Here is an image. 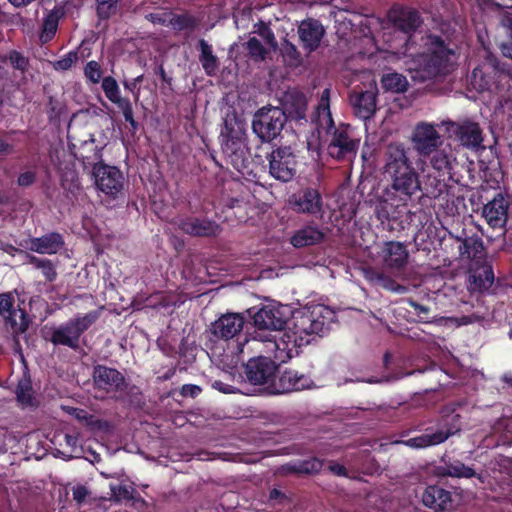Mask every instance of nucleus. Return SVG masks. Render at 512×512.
<instances>
[{
	"mask_svg": "<svg viewBox=\"0 0 512 512\" xmlns=\"http://www.w3.org/2000/svg\"><path fill=\"white\" fill-rule=\"evenodd\" d=\"M411 150L402 143H390L384 153V173L389 184L376 206V217L388 230L403 229V217L412 213L423 196L419 174L411 160Z\"/></svg>",
	"mask_w": 512,
	"mask_h": 512,
	"instance_id": "1",
	"label": "nucleus"
},
{
	"mask_svg": "<svg viewBox=\"0 0 512 512\" xmlns=\"http://www.w3.org/2000/svg\"><path fill=\"white\" fill-rule=\"evenodd\" d=\"M336 314L328 306L317 304L293 313L291 324L281 337L256 332L253 341L261 342L263 352L276 362L284 363L298 355L299 349L322 337L330 330Z\"/></svg>",
	"mask_w": 512,
	"mask_h": 512,
	"instance_id": "2",
	"label": "nucleus"
},
{
	"mask_svg": "<svg viewBox=\"0 0 512 512\" xmlns=\"http://www.w3.org/2000/svg\"><path fill=\"white\" fill-rule=\"evenodd\" d=\"M458 58V45L450 35L428 33L424 51L413 59L409 68L410 77L418 83L446 77L454 70Z\"/></svg>",
	"mask_w": 512,
	"mask_h": 512,
	"instance_id": "3",
	"label": "nucleus"
},
{
	"mask_svg": "<svg viewBox=\"0 0 512 512\" xmlns=\"http://www.w3.org/2000/svg\"><path fill=\"white\" fill-rule=\"evenodd\" d=\"M219 138L227 163L242 175L249 173L250 150L246 143V130L241 123L225 120Z\"/></svg>",
	"mask_w": 512,
	"mask_h": 512,
	"instance_id": "4",
	"label": "nucleus"
},
{
	"mask_svg": "<svg viewBox=\"0 0 512 512\" xmlns=\"http://www.w3.org/2000/svg\"><path fill=\"white\" fill-rule=\"evenodd\" d=\"M461 430V416L455 413L442 415L433 425L423 429L421 435L402 441L413 449H424L444 443Z\"/></svg>",
	"mask_w": 512,
	"mask_h": 512,
	"instance_id": "5",
	"label": "nucleus"
},
{
	"mask_svg": "<svg viewBox=\"0 0 512 512\" xmlns=\"http://www.w3.org/2000/svg\"><path fill=\"white\" fill-rule=\"evenodd\" d=\"M512 80V65L501 59H491L472 71L471 84L479 92L499 90Z\"/></svg>",
	"mask_w": 512,
	"mask_h": 512,
	"instance_id": "6",
	"label": "nucleus"
},
{
	"mask_svg": "<svg viewBox=\"0 0 512 512\" xmlns=\"http://www.w3.org/2000/svg\"><path fill=\"white\" fill-rule=\"evenodd\" d=\"M318 127L330 137L327 146L329 156L338 161H345L352 160L357 155L360 139L350 135L349 125L340 124L336 126L332 119L331 125L318 124Z\"/></svg>",
	"mask_w": 512,
	"mask_h": 512,
	"instance_id": "7",
	"label": "nucleus"
},
{
	"mask_svg": "<svg viewBox=\"0 0 512 512\" xmlns=\"http://www.w3.org/2000/svg\"><path fill=\"white\" fill-rule=\"evenodd\" d=\"M287 122V116L279 107H262L252 119V131L261 142L270 143L276 139Z\"/></svg>",
	"mask_w": 512,
	"mask_h": 512,
	"instance_id": "8",
	"label": "nucleus"
},
{
	"mask_svg": "<svg viewBox=\"0 0 512 512\" xmlns=\"http://www.w3.org/2000/svg\"><path fill=\"white\" fill-rule=\"evenodd\" d=\"M74 156L76 159H82L84 165H93L92 172L99 191L113 199H116L122 193L125 178L119 168L102 162L92 163L89 161V157L78 156L76 153Z\"/></svg>",
	"mask_w": 512,
	"mask_h": 512,
	"instance_id": "9",
	"label": "nucleus"
},
{
	"mask_svg": "<svg viewBox=\"0 0 512 512\" xmlns=\"http://www.w3.org/2000/svg\"><path fill=\"white\" fill-rule=\"evenodd\" d=\"M269 174L283 183L292 181L298 172V159L291 146H275L268 154Z\"/></svg>",
	"mask_w": 512,
	"mask_h": 512,
	"instance_id": "10",
	"label": "nucleus"
},
{
	"mask_svg": "<svg viewBox=\"0 0 512 512\" xmlns=\"http://www.w3.org/2000/svg\"><path fill=\"white\" fill-rule=\"evenodd\" d=\"M444 124L449 137L454 138L464 148L474 152L485 149L483 129L478 122L465 118L457 122L447 121Z\"/></svg>",
	"mask_w": 512,
	"mask_h": 512,
	"instance_id": "11",
	"label": "nucleus"
},
{
	"mask_svg": "<svg viewBox=\"0 0 512 512\" xmlns=\"http://www.w3.org/2000/svg\"><path fill=\"white\" fill-rule=\"evenodd\" d=\"M94 387L115 399H120L128 387L125 376L116 368L97 364L93 367Z\"/></svg>",
	"mask_w": 512,
	"mask_h": 512,
	"instance_id": "12",
	"label": "nucleus"
},
{
	"mask_svg": "<svg viewBox=\"0 0 512 512\" xmlns=\"http://www.w3.org/2000/svg\"><path fill=\"white\" fill-rule=\"evenodd\" d=\"M245 324L243 316L237 313H227L215 320L210 327V333L216 340L228 341L236 339L239 351L248 342L245 335H241Z\"/></svg>",
	"mask_w": 512,
	"mask_h": 512,
	"instance_id": "13",
	"label": "nucleus"
},
{
	"mask_svg": "<svg viewBox=\"0 0 512 512\" xmlns=\"http://www.w3.org/2000/svg\"><path fill=\"white\" fill-rule=\"evenodd\" d=\"M279 364L268 354L250 358L244 365L247 381L252 385L272 386L278 372Z\"/></svg>",
	"mask_w": 512,
	"mask_h": 512,
	"instance_id": "14",
	"label": "nucleus"
},
{
	"mask_svg": "<svg viewBox=\"0 0 512 512\" xmlns=\"http://www.w3.org/2000/svg\"><path fill=\"white\" fill-rule=\"evenodd\" d=\"M172 224L192 237L213 238L219 236L223 230L218 222L208 217L178 216Z\"/></svg>",
	"mask_w": 512,
	"mask_h": 512,
	"instance_id": "15",
	"label": "nucleus"
},
{
	"mask_svg": "<svg viewBox=\"0 0 512 512\" xmlns=\"http://www.w3.org/2000/svg\"><path fill=\"white\" fill-rule=\"evenodd\" d=\"M411 140L413 149L424 160L443 144L435 125L426 122H420L415 126Z\"/></svg>",
	"mask_w": 512,
	"mask_h": 512,
	"instance_id": "16",
	"label": "nucleus"
},
{
	"mask_svg": "<svg viewBox=\"0 0 512 512\" xmlns=\"http://www.w3.org/2000/svg\"><path fill=\"white\" fill-rule=\"evenodd\" d=\"M288 202L296 213L316 215L322 212L323 198L317 188H301L289 197Z\"/></svg>",
	"mask_w": 512,
	"mask_h": 512,
	"instance_id": "17",
	"label": "nucleus"
},
{
	"mask_svg": "<svg viewBox=\"0 0 512 512\" xmlns=\"http://www.w3.org/2000/svg\"><path fill=\"white\" fill-rule=\"evenodd\" d=\"M253 322L257 329L255 333L262 332L264 335H269L272 331H282L287 325V317L280 307L267 305L255 313Z\"/></svg>",
	"mask_w": 512,
	"mask_h": 512,
	"instance_id": "18",
	"label": "nucleus"
},
{
	"mask_svg": "<svg viewBox=\"0 0 512 512\" xmlns=\"http://www.w3.org/2000/svg\"><path fill=\"white\" fill-rule=\"evenodd\" d=\"M392 22L405 35L404 45L407 48L413 34L423 24V18L417 9L401 6L392 10Z\"/></svg>",
	"mask_w": 512,
	"mask_h": 512,
	"instance_id": "19",
	"label": "nucleus"
},
{
	"mask_svg": "<svg viewBox=\"0 0 512 512\" xmlns=\"http://www.w3.org/2000/svg\"><path fill=\"white\" fill-rule=\"evenodd\" d=\"M64 237L61 233L52 231L40 237H31L19 242V246L26 250L38 253L55 255L63 249Z\"/></svg>",
	"mask_w": 512,
	"mask_h": 512,
	"instance_id": "20",
	"label": "nucleus"
},
{
	"mask_svg": "<svg viewBox=\"0 0 512 512\" xmlns=\"http://www.w3.org/2000/svg\"><path fill=\"white\" fill-rule=\"evenodd\" d=\"M377 88L369 90H354L350 95V102L354 110V114L361 120L371 119L377 108Z\"/></svg>",
	"mask_w": 512,
	"mask_h": 512,
	"instance_id": "21",
	"label": "nucleus"
},
{
	"mask_svg": "<svg viewBox=\"0 0 512 512\" xmlns=\"http://www.w3.org/2000/svg\"><path fill=\"white\" fill-rule=\"evenodd\" d=\"M509 202L503 194L498 193L495 197L484 205L482 216L487 224L493 229H499L506 226L508 220Z\"/></svg>",
	"mask_w": 512,
	"mask_h": 512,
	"instance_id": "22",
	"label": "nucleus"
},
{
	"mask_svg": "<svg viewBox=\"0 0 512 512\" xmlns=\"http://www.w3.org/2000/svg\"><path fill=\"white\" fill-rule=\"evenodd\" d=\"M325 34L321 22L314 18H308L298 26V35L303 49L311 53L318 49Z\"/></svg>",
	"mask_w": 512,
	"mask_h": 512,
	"instance_id": "23",
	"label": "nucleus"
},
{
	"mask_svg": "<svg viewBox=\"0 0 512 512\" xmlns=\"http://www.w3.org/2000/svg\"><path fill=\"white\" fill-rule=\"evenodd\" d=\"M422 503L435 512L446 511L452 508V493L440 485H428L422 493Z\"/></svg>",
	"mask_w": 512,
	"mask_h": 512,
	"instance_id": "24",
	"label": "nucleus"
},
{
	"mask_svg": "<svg viewBox=\"0 0 512 512\" xmlns=\"http://www.w3.org/2000/svg\"><path fill=\"white\" fill-rule=\"evenodd\" d=\"M381 256L385 266L400 272L405 269L408 263L409 252L403 243L388 241L382 247Z\"/></svg>",
	"mask_w": 512,
	"mask_h": 512,
	"instance_id": "25",
	"label": "nucleus"
},
{
	"mask_svg": "<svg viewBox=\"0 0 512 512\" xmlns=\"http://www.w3.org/2000/svg\"><path fill=\"white\" fill-rule=\"evenodd\" d=\"M311 383V379L306 375L299 374L296 370L287 369L281 373L277 382H273L271 388L274 393L282 394L309 388Z\"/></svg>",
	"mask_w": 512,
	"mask_h": 512,
	"instance_id": "26",
	"label": "nucleus"
},
{
	"mask_svg": "<svg viewBox=\"0 0 512 512\" xmlns=\"http://www.w3.org/2000/svg\"><path fill=\"white\" fill-rule=\"evenodd\" d=\"M457 241L459 242V255L462 259L470 260L471 263H480L486 259L487 253L484 242L477 234L457 238Z\"/></svg>",
	"mask_w": 512,
	"mask_h": 512,
	"instance_id": "27",
	"label": "nucleus"
},
{
	"mask_svg": "<svg viewBox=\"0 0 512 512\" xmlns=\"http://www.w3.org/2000/svg\"><path fill=\"white\" fill-rule=\"evenodd\" d=\"M468 273L472 288H491L495 280L493 267L486 259L480 263H470Z\"/></svg>",
	"mask_w": 512,
	"mask_h": 512,
	"instance_id": "28",
	"label": "nucleus"
},
{
	"mask_svg": "<svg viewBox=\"0 0 512 512\" xmlns=\"http://www.w3.org/2000/svg\"><path fill=\"white\" fill-rule=\"evenodd\" d=\"M451 293H443V297L452 298V305L463 312H469L480 304L484 292H493L494 290H449Z\"/></svg>",
	"mask_w": 512,
	"mask_h": 512,
	"instance_id": "29",
	"label": "nucleus"
},
{
	"mask_svg": "<svg viewBox=\"0 0 512 512\" xmlns=\"http://www.w3.org/2000/svg\"><path fill=\"white\" fill-rule=\"evenodd\" d=\"M80 337L81 334L71 320H69L52 331L50 341L55 346L62 345L77 350Z\"/></svg>",
	"mask_w": 512,
	"mask_h": 512,
	"instance_id": "30",
	"label": "nucleus"
},
{
	"mask_svg": "<svg viewBox=\"0 0 512 512\" xmlns=\"http://www.w3.org/2000/svg\"><path fill=\"white\" fill-rule=\"evenodd\" d=\"M0 315L4 317L6 323L10 324L13 330L25 332L28 328L27 315L24 311H20L22 321L18 325L15 319L17 311L14 309V297L10 292L0 294Z\"/></svg>",
	"mask_w": 512,
	"mask_h": 512,
	"instance_id": "31",
	"label": "nucleus"
},
{
	"mask_svg": "<svg viewBox=\"0 0 512 512\" xmlns=\"http://www.w3.org/2000/svg\"><path fill=\"white\" fill-rule=\"evenodd\" d=\"M66 15L65 4L55 6L43 19L39 42L47 44L56 35L59 20Z\"/></svg>",
	"mask_w": 512,
	"mask_h": 512,
	"instance_id": "32",
	"label": "nucleus"
},
{
	"mask_svg": "<svg viewBox=\"0 0 512 512\" xmlns=\"http://www.w3.org/2000/svg\"><path fill=\"white\" fill-rule=\"evenodd\" d=\"M325 234L317 226L307 225L298 229L291 237L290 243L296 248L316 245L321 243Z\"/></svg>",
	"mask_w": 512,
	"mask_h": 512,
	"instance_id": "33",
	"label": "nucleus"
},
{
	"mask_svg": "<svg viewBox=\"0 0 512 512\" xmlns=\"http://www.w3.org/2000/svg\"><path fill=\"white\" fill-rule=\"evenodd\" d=\"M200 19L188 11L181 14L168 13V26L176 32L190 34L200 25Z\"/></svg>",
	"mask_w": 512,
	"mask_h": 512,
	"instance_id": "34",
	"label": "nucleus"
},
{
	"mask_svg": "<svg viewBox=\"0 0 512 512\" xmlns=\"http://www.w3.org/2000/svg\"><path fill=\"white\" fill-rule=\"evenodd\" d=\"M324 461L317 457H310L304 460H295L286 463L283 470L289 474L312 475L321 471Z\"/></svg>",
	"mask_w": 512,
	"mask_h": 512,
	"instance_id": "35",
	"label": "nucleus"
},
{
	"mask_svg": "<svg viewBox=\"0 0 512 512\" xmlns=\"http://www.w3.org/2000/svg\"><path fill=\"white\" fill-rule=\"evenodd\" d=\"M433 169L438 171L439 176H448L451 178L452 163L455 160L451 149L437 148L430 156H428Z\"/></svg>",
	"mask_w": 512,
	"mask_h": 512,
	"instance_id": "36",
	"label": "nucleus"
},
{
	"mask_svg": "<svg viewBox=\"0 0 512 512\" xmlns=\"http://www.w3.org/2000/svg\"><path fill=\"white\" fill-rule=\"evenodd\" d=\"M199 61L207 76H214L219 69L218 57L213 52V47L205 39H200L197 44Z\"/></svg>",
	"mask_w": 512,
	"mask_h": 512,
	"instance_id": "37",
	"label": "nucleus"
},
{
	"mask_svg": "<svg viewBox=\"0 0 512 512\" xmlns=\"http://www.w3.org/2000/svg\"><path fill=\"white\" fill-rule=\"evenodd\" d=\"M365 279L372 286L380 288H405L403 285L396 283L391 277L387 276L383 271L375 268H364L362 270Z\"/></svg>",
	"mask_w": 512,
	"mask_h": 512,
	"instance_id": "38",
	"label": "nucleus"
},
{
	"mask_svg": "<svg viewBox=\"0 0 512 512\" xmlns=\"http://www.w3.org/2000/svg\"><path fill=\"white\" fill-rule=\"evenodd\" d=\"M70 414L91 430L105 431L110 427L108 421L99 419L82 408H71Z\"/></svg>",
	"mask_w": 512,
	"mask_h": 512,
	"instance_id": "39",
	"label": "nucleus"
},
{
	"mask_svg": "<svg viewBox=\"0 0 512 512\" xmlns=\"http://www.w3.org/2000/svg\"><path fill=\"white\" fill-rule=\"evenodd\" d=\"M353 464L358 471L366 475H372L379 469L377 461L369 450L358 451L354 455Z\"/></svg>",
	"mask_w": 512,
	"mask_h": 512,
	"instance_id": "40",
	"label": "nucleus"
},
{
	"mask_svg": "<svg viewBox=\"0 0 512 512\" xmlns=\"http://www.w3.org/2000/svg\"><path fill=\"white\" fill-rule=\"evenodd\" d=\"M381 85L385 91L404 93L407 91L409 83L404 75L392 72L382 76Z\"/></svg>",
	"mask_w": 512,
	"mask_h": 512,
	"instance_id": "41",
	"label": "nucleus"
},
{
	"mask_svg": "<svg viewBox=\"0 0 512 512\" xmlns=\"http://www.w3.org/2000/svg\"><path fill=\"white\" fill-rule=\"evenodd\" d=\"M500 24L505 34L500 51L504 57L512 60V12L504 13L500 18Z\"/></svg>",
	"mask_w": 512,
	"mask_h": 512,
	"instance_id": "42",
	"label": "nucleus"
},
{
	"mask_svg": "<svg viewBox=\"0 0 512 512\" xmlns=\"http://www.w3.org/2000/svg\"><path fill=\"white\" fill-rule=\"evenodd\" d=\"M280 52L283 63L286 67L295 69L302 65L303 59L301 54L293 43L287 40L284 41V43H282Z\"/></svg>",
	"mask_w": 512,
	"mask_h": 512,
	"instance_id": "43",
	"label": "nucleus"
},
{
	"mask_svg": "<svg viewBox=\"0 0 512 512\" xmlns=\"http://www.w3.org/2000/svg\"><path fill=\"white\" fill-rule=\"evenodd\" d=\"M447 462L449 477L469 479L477 476L476 471L472 467L465 465L458 459H449ZM478 478H480V475H478Z\"/></svg>",
	"mask_w": 512,
	"mask_h": 512,
	"instance_id": "44",
	"label": "nucleus"
},
{
	"mask_svg": "<svg viewBox=\"0 0 512 512\" xmlns=\"http://www.w3.org/2000/svg\"><path fill=\"white\" fill-rule=\"evenodd\" d=\"M329 99H330V89L326 88L323 90L317 109V123L318 124H332V114L330 111V105H329Z\"/></svg>",
	"mask_w": 512,
	"mask_h": 512,
	"instance_id": "45",
	"label": "nucleus"
},
{
	"mask_svg": "<svg viewBox=\"0 0 512 512\" xmlns=\"http://www.w3.org/2000/svg\"><path fill=\"white\" fill-rule=\"evenodd\" d=\"M101 87L106 98L113 104H117L125 97H121L120 88L116 79L112 76H106L102 79Z\"/></svg>",
	"mask_w": 512,
	"mask_h": 512,
	"instance_id": "46",
	"label": "nucleus"
},
{
	"mask_svg": "<svg viewBox=\"0 0 512 512\" xmlns=\"http://www.w3.org/2000/svg\"><path fill=\"white\" fill-rule=\"evenodd\" d=\"M247 54L254 61H264L268 55V50L256 37H251L244 44Z\"/></svg>",
	"mask_w": 512,
	"mask_h": 512,
	"instance_id": "47",
	"label": "nucleus"
},
{
	"mask_svg": "<svg viewBox=\"0 0 512 512\" xmlns=\"http://www.w3.org/2000/svg\"><path fill=\"white\" fill-rule=\"evenodd\" d=\"M121 0H96V15L100 20H108L115 15Z\"/></svg>",
	"mask_w": 512,
	"mask_h": 512,
	"instance_id": "48",
	"label": "nucleus"
},
{
	"mask_svg": "<svg viewBox=\"0 0 512 512\" xmlns=\"http://www.w3.org/2000/svg\"><path fill=\"white\" fill-rule=\"evenodd\" d=\"M5 60L9 62L14 70L20 71L21 74L27 73L30 68L29 58L17 50L9 51Z\"/></svg>",
	"mask_w": 512,
	"mask_h": 512,
	"instance_id": "49",
	"label": "nucleus"
},
{
	"mask_svg": "<svg viewBox=\"0 0 512 512\" xmlns=\"http://www.w3.org/2000/svg\"><path fill=\"white\" fill-rule=\"evenodd\" d=\"M100 317L99 310H92L83 316H76L70 319L74 326L77 328L79 333L82 335L87 331Z\"/></svg>",
	"mask_w": 512,
	"mask_h": 512,
	"instance_id": "50",
	"label": "nucleus"
},
{
	"mask_svg": "<svg viewBox=\"0 0 512 512\" xmlns=\"http://www.w3.org/2000/svg\"><path fill=\"white\" fill-rule=\"evenodd\" d=\"M111 491H112V495L116 501H121V500L138 501V500H140V496H139L138 492L131 485L113 486L111 488Z\"/></svg>",
	"mask_w": 512,
	"mask_h": 512,
	"instance_id": "51",
	"label": "nucleus"
},
{
	"mask_svg": "<svg viewBox=\"0 0 512 512\" xmlns=\"http://www.w3.org/2000/svg\"><path fill=\"white\" fill-rule=\"evenodd\" d=\"M122 112L125 121L130 125L131 131L136 132L139 129V123L134 118L133 106L129 98H124L115 104Z\"/></svg>",
	"mask_w": 512,
	"mask_h": 512,
	"instance_id": "52",
	"label": "nucleus"
},
{
	"mask_svg": "<svg viewBox=\"0 0 512 512\" xmlns=\"http://www.w3.org/2000/svg\"><path fill=\"white\" fill-rule=\"evenodd\" d=\"M254 28V32L257 33L265 41L266 44L273 48L277 46V41L274 32L267 23H265L262 20H259L254 25Z\"/></svg>",
	"mask_w": 512,
	"mask_h": 512,
	"instance_id": "53",
	"label": "nucleus"
},
{
	"mask_svg": "<svg viewBox=\"0 0 512 512\" xmlns=\"http://www.w3.org/2000/svg\"><path fill=\"white\" fill-rule=\"evenodd\" d=\"M17 401L23 405L30 406L33 404L32 387L30 382H19L16 387Z\"/></svg>",
	"mask_w": 512,
	"mask_h": 512,
	"instance_id": "54",
	"label": "nucleus"
},
{
	"mask_svg": "<svg viewBox=\"0 0 512 512\" xmlns=\"http://www.w3.org/2000/svg\"><path fill=\"white\" fill-rule=\"evenodd\" d=\"M78 61V52L70 51L57 61L50 62L56 71H67Z\"/></svg>",
	"mask_w": 512,
	"mask_h": 512,
	"instance_id": "55",
	"label": "nucleus"
},
{
	"mask_svg": "<svg viewBox=\"0 0 512 512\" xmlns=\"http://www.w3.org/2000/svg\"><path fill=\"white\" fill-rule=\"evenodd\" d=\"M84 75L92 84H98L102 78V69L100 64L95 60L87 62L84 67Z\"/></svg>",
	"mask_w": 512,
	"mask_h": 512,
	"instance_id": "56",
	"label": "nucleus"
},
{
	"mask_svg": "<svg viewBox=\"0 0 512 512\" xmlns=\"http://www.w3.org/2000/svg\"><path fill=\"white\" fill-rule=\"evenodd\" d=\"M143 79L144 75L141 74L130 81L125 80L123 82L124 88L133 93L135 102L139 101L140 88L138 87V84H140L143 81Z\"/></svg>",
	"mask_w": 512,
	"mask_h": 512,
	"instance_id": "57",
	"label": "nucleus"
},
{
	"mask_svg": "<svg viewBox=\"0 0 512 512\" xmlns=\"http://www.w3.org/2000/svg\"><path fill=\"white\" fill-rule=\"evenodd\" d=\"M439 324L447 325L450 323L453 326H461V325H467L472 323V316L470 315H464L460 318L457 317H441L437 320Z\"/></svg>",
	"mask_w": 512,
	"mask_h": 512,
	"instance_id": "58",
	"label": "nucleus"
},
{
	"mask_svg": "<svg viewBox=\"0 0 512 512\" xmlns=\"http://www.w3.org/2000/svg\"><path fill=\"white\" fill-rule=\"evenodd\" d=\"M409 304L411 307L414 308L417 316L420 318L421 321L425 322V323H430V316H429V312H430V308L425 306V305H422V304H419L417 303L416 301H413V300H409Z\"/></svg>",
	"mask_w": 512,
	"mask_h": 512,
	"instance_id": "59",
	"label": "nucleus"
},
{
	"mask_svg": "<svg viewBox=\"0 0 512 512\" xmlns=\"http://www.w3.org/2000/svg\"><path fill=\"white\" fill-rule=\"evenodd\" d=\"M37 174L34 171H25L20 173L17 178V184L20 187H30L36 182Z\"/></svg>",
	"mask_w": 512,
	"mask_h": 512,
	"instance_id": "60",
	"label": "nucleus"
},
{
	"mask_svg": "<svg viewBox=\"0 0 512 512\" xmlns=\"http://www.w3.org/2000/svg\"><path fill=\"white\" fill-rule=\"evenodd\" d=\"M39 270L41 271L42 275L45 277L47 281L51 282L55 280L57 276L55 266L50 259H48L46 263L42 266V268Z\"/></svg>",
	"mask_w": 512,
	"mask_h": 512,
	"instance_id": "61",
	"label": "nucleus"
},
{
	"mask_svg": "<svg viewBox=\"0 0 512 512\" xmlns=\"http://www.w3.org/2000/svg\"><path fill=\"white\" fill-rule=\"evenodd\" d=\"M88 494V489L83 485H77L76 487L73 488V499L79 505H81L85 501Z\"/></svg>",
	"mask_w": 512,
	"mask_h": 512,
	"instance_id": "62",
	"label": "nucleus"
},
{
	"mask_svg": "<svg viewBox=\"0 0 512 512\" xmlns=\"http://www.w3.org/2000/svg\"><path fill=\"white\" fill-rule=\"evenodd\" d=\"M327 468L332 474H334L336 476H341V477L348 476L346 467L340 463L335 462V461H329Z\"/></svg>",
	"mask_w": 512,
	"mask_h": 512,
	"instance_id": "63",
	"label": "nucleus"
},
{
	"mask_svg": "<svg viewBox=\"0 0 512 512\" xmlns=\"http://www.w3.org/2000/svg\"><path fill=\"white\" fill-rule=\"evenodd\" d=\"M25 260L27 263L33 265L36 269H41L48 259L39 258L29 252L25 253Z\"/></svg>",
	"mask_w": 512,
	"mask_h": 512,
	"instance_id": "64",
	"label": "nucleus"
}]
</instances>
